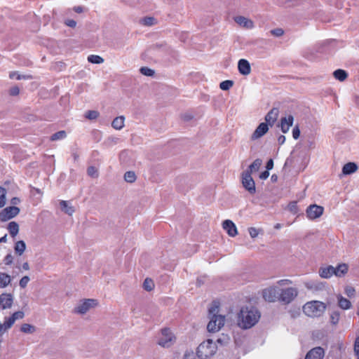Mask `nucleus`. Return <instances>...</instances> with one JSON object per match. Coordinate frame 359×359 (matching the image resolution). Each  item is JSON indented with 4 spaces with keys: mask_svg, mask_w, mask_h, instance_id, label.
Returning <instances> with one entry per match:
<instances>
[{
    "mask_svg": "<svg viewBox=\"0 0 359 359\" xmlns=\"http://www.w3.org/2000/svg\"><path fill=\"white\" fill-rule=\"evenodd\" d=\"M292 284L289 279H282L277 281L276 285L264 289L262 292L264 299L269 302H278L283 304H289L298 296L299 290L295 287H284Z\"/></svg>",
    "mask_w": 359,
    "mask_h": 359,
    "instance_id": "obj_1",
    "label": "nucleus"
},
{
    "mask_svg": "<svg viewBox=\"0 0 359 359\" xmlns=\"http://www.w3.org/2000/svg\"><path fill=\"white\" fill-rule=\"evenodd\" d=\"M260 317V312L257 308L245 306L238 313L237 324L242 329H250L258 323Z\"/></svg>",
    "mask_w": 359,
    "mask_h": 359,
    "instance_id": "obj_2",
    "label": "nucleus"
},
{
    "mask_svg": "<svg viewBox=\"0 0 359 359\" xmlns=\"http://www.w3.org/2000/svg\"><path fill=\"white\" fill-rule=\"evenodd\" d=\"M325 310V304L320 301H311L303 306V312L304 314L311 318L321 316Z\"/></svg>",
    "mask_w": 359,
    "mask_h": 359,
    "instance_id": "obj_3",
    "label": "nucleus"
},
{
    "mask_svg": "<svg viewBox=\"0 0 359 359\" xmlns=\"http://www.w3.org/2000/svg\"><path fill=\"white\" fill-rule=\"evenodd\" d=\"M217 351V346L212 339L202 342L197 348V355L201 359H208L212 356Z\"/></svg>",
    "mask_w": 359,
    "mask_h": 359,
    "instance_id": "obj_4",
    "label": "nucleus"
},
{
    "mask_svg": "<svg viewBox=\"0 0 359 359\" xmlns=\"http://www.w3.org/2000/svg\"><path fill=\"white\" fill-rule=\"evenodd\" d=\"M175 337L168 328L161 330V336L158 341V344L163 348L170 347L175 341Z\"/></svg>",
    "mask_w": 359,
    "mask_h": 359,
    "instance_id": "obj_5",
    "label": "nucleus"
},
{
    "mask_svg": "<svg viewBox=\"0 0 359 359\" xmlns=\"http://www.w3.org/2000/svg\"><path fill=\"white\" fill-rule=\"evenodd\" d=\"M97 300L94 299H86L81 301L75 308L74 312L79 314H85L90 309L97 306Z\"/></svg>",
    "mask_w": 359,
    "mask_h": 359,
    "instance_id": "obj_6",
    "label": "nucleus"
},
{
    "mask_svg": "<svg viewBox=\"0 0 359 359\" xmlns=\"http://www.w3.org/2000/svg\"><path fill=\"white\" fill-rule=\"evenodd\" d=\"M210 320L207 325V329L210 332H218L224 325V316L210 317Z\"/></svg>",
    "mask_w": 359,
    "mask_h": 359,
    "instance_id": "obj_7",
    "label": "nucleus"
},
{
    "mask_svg": "<svg viewBox=\"0 0 359 359\" xmlns=\"http://www.w3.org/2000/svg\"><path fill=\"white\" fill-rule=\"evenodd\" d=\"M20 212V208L16 206L5 208L0 212V222L8 221L17 216Z\"/></svg>",
    "mask_w": 359,
    "mask_h": 359,
    "instance_id": "obj_8",
    "label": "nucleus"
},
{
    "mask_svg": "<svg viewBox=\"0 0 359 359\" xmlns=\"http://www.w3.org/2000/svg\"><path fill=\"white\" fill-rule=\"evenodd\" d=\"M241 180L243 187L250 194H255L256 192L255 183L249 172H243Z\"/></svg>",
    "mask_w": 359,
    "mask_h": 359,
    "instance_id": "obj_9",
    "label": "nucleus"
},
{
    "mask_svg": "<svg viewBox=\"0 0 359 359\" xmlns=\"http://www.w3.org/2000/svg\"><path fill=\"white\" fill-rule=\"evenodd\" d=\"M324 211L323 206L316 204L309 205L306 210V216L309 219H316L320 217Z\"/></svg>",
    "mask_w": 359,
    "mask_h": 359,
    "instance_id": "obj_10",
    "label": "nucleus"
},
{
    "mask_svg": "<svg viewBox=\"0 0 359 359\" xmlns=\"http://www.w3.org/2000/svg\"><path fill=\"white\" fill-rule=\"evenodd\" d=\"M13 296L11 293H2L0 294V309L2 310L9 309L13 304Z\"/></svg>",
    "mask_w": 359,
    "mask_h": 359,
    "instance_id": "obj_11",
    "label": "nucleus"
},
{
    "mask_svg": "<svg viewBox=\"0 0 359 359\" xmlns=\"http://www.w3.org/2000/svg\"><path fill=\"white\" fill-rule=\"evenodd\" d=\"M24 316L25 313L23 311H18L14 312L10 317L4 318V327L9 330L17 320L22 319Z\"/></svg>",
    "mask_w": 359,
    "mask_h": 359,
    "instance_id": "obj_12",
    "label": "nucleus"
},
{
    "mask_svg": "<svg viewBox=\"0 0 359 359\" xmlns=\"http://www.w3.org/2000/svg\"><path fill=\"white\" fill-rule=\"evenodd\" d=\"M269 126L267 123H261L255 129L254 133L252 134L250 139L251 140H256L264 136L269 130Z\"/></svg>",
    "mask_w": 359,
    "mask_h": 359,
    "instance_id": "obj_13",
    "label": "nucleus"
},
{
    "mask_svg": "<svg viewBox=\"0 0 359 359\" xmlns=\"http://www.w3.org/2000/svg\"><path fill=\"white\" fill-rule=\"evenodd\" d=\"M279 115V109L278 108H272L265 116V123L272 127L278 119Z\"/></svg>",
    "mask_w": 359,
    "mask_h": 359,
    "instance_id": "obj_14",
    "label": "nucleus"
},
{
    "mask_svg": "<svg viewBox=\"0 0 359 359\" xmlns=\"http://www.w3.org/2000/svg\"><path fill=\"white\" fill-rule=\"evenodd\" d=\"M222 227L231 237H234L238 234L237 228L231 220H224L222 223Z\"/></svg>",
    "mask_w": 359,
    "mask_h": 359,
    "instance_id": "obj_15",
    "label": "nucleus"
},
{
    "mask_svg": "<svg viewBox=\"0 0 359 359\" xmlns=\"http://www.w3.org/2000/svg\"><path fill=\"white\" fill-rule=\"evenodd\" d=\"M294 121V117L290 114L287 116L282 117L280 119V129L283 133H286L289 131L290 128L292 126Z\"/></svg>",
    "mask_w": 359,
    "mask_h": 359,
    "instance_id": "obj_16",
    "label": "nucleus"
},
{
    "mask_svg": "<svg viewBox=\"0 0 359 359\" xmlns=\"http://www.w3.org/2000/svg\"><path fill=\"white\" fill-rule=\"evenodd\" d=\"M324 355L323 348L318 346L309 351L306 355L305 359H323Z\"/></svg>",
    "mask_w": 359,
    "mask_h": 359,
    "instance_id": "obj_17",
    "label": "nucleus"
},
{
    "mask_svg": "<svg viewBox=\"0 0 359 359\" xmlns=\"http://www.w3.org/2000/svg\"><path fill=\"white\" fill-rule=\"evenodd\" d=\"M234 21L240 26L245 29H252L255 27L254 22L244 16H236L234 18Z\"/></svg>",
    "mask_w": 359,
    "mask_h": 359,
    "instance_id": "obj_18",
    "label": "nucleus"
},
{
    "mask_svg": "<svg viewBox=\"0 0 359 359\" xmlns=\"http://www.w3.org/2000/svg\"><path fill=\"white\" fill-rule=\"evenodd\" d=\"M238 69L242 75L247 76L251 72V67L249 62L245 59H241L238 63Z\"/></svg>",
    "mask_w": 359,
    "mask_h": 359,
    "instance_id": "obj_19",
    "label": "nucleus"
},
{
    "mask_svg": "<svg viewBox=\"0 0 359 359\" xmlns=\"http://www.w3.org/2000/svg\"><path fill=\"white\" fill-rule=\"evenodd\" d=\"M319 275L323 278H330L334 273V267L329 265L319 269Z\"/></svg>",
    "mask_w": 359,
    "mask_h": 359,
    "instance_id": "obj_20",
    "label": "nucleus"
},
{
    "mask_svg": "<svg viewBox=\"0 0 359 359\" xmlns=\"http://www.w3.org/2000/svg\"><path fill=\"white\" fill-rule=\"evenodd\" d=\"M11 283V277L8 273L0 272V288H5Z\"/></svg>",
    "mask_w": 359,
    "mask_h": 359,
    "instance_id": "obj_21",
    "label": "nucleus"
},
{
    "mask_svg": "<svg viewBox=\"0 0 359 359\" xmlns=\"http://www.w3.org/2000/svg\"><path fill=\"white\" fill-rule=\"evenodd\" d=\"M358 169V166L355 163H347L342 168V172L344 175H350L355 172Z\"/></svg>",
    "mask_w": 359,
    "mask_h": 359,
    "instance_id": "obj_22",
    "label": "nucleus"
},
{
    "mask_svg": "<svg viewBox=\"0 0 359 359\" xmlns=\"http://www.w3.org/2000/svg\"><path fill=\"white\" fill-rule=\"evenodd\" d=\"M60 205L62 211L68 215H72L74 212L75 210L73 206L69 205L68 202L66 201H61L60 202Z\"/></svg>",
    "mask_w": 359,
    "mask_h": 359,
    "instance_id": "obj_23",
    "label": "nucleus"
},
{
    "mask_svg": "<svg viewBox=\"0 0 359 359\" xmlns=\"http://www.w3.org/2000/svg\"><path fill=\"white\" fill-rule=\"evenodd\" d=\"M348 266L346 264H340L337 267H334V274L336 276L341 277L348 272Z\"/></svg>",
    "mask_w": 359,
    "mask_h": 359,
    "instance_id": "obj_24",
    "label": "nucleus"
},
{
    "mask_svg": "<svg viewBox=\"0 0 359 359\" xmlns=\"http://www.w3.org/2000/svg\"><path fill=\"white\" fill-rule=\"evenodd\" d=\"M262 161L259 158L255 159L251 165L248 167V169L245 170L244 172H249L251 175L252 172L258 171L260 166L262 165Z\"/></svg>",
    "mask_w": 359,
    "mask_h": 359,
    "instance_id": "obj_25",
    "label": "nucleus"
},
{
    "mask_svg": "<svg viewBox=\"0 0 359 359\" xmlns=\"http://www.w3.org/2000/svg\"><path fill=\"white\" fill-rule=\"evenodd\" d=\"M125 118L123 116L116 117L111 123V126L116 130H121L124 127Z\"/></svg>",
    "mask_w": 359,
    "mask_h": 359,
    "instance_id": "obj_26",
    "label": "nucleus"
},
{
    "mask_svg": "<svg viewBox=\"0 0 359 359\" xmlns=\"http://www.w3.org/2000/svg\"><path fill=\"white\" fill-rule=\"evenodd\" d=\"M219 311V302L217 301H214L210 307L208 309L209 316L210 317L219 316L218 314Z\"/></svg>",
    "mask_w": 359,
    "mask_h": 359,
    "instance_id": "obj_27",
    "label": "nucleus"
},
{
    "mask_svg": "<svg viewBox=\"0 0 359 359\" xmlns=\"http://www.w3.org/2000/svg\"><path fill=\"white\" fill-rule=\"evenodd\" d=\"M337 299H338V305L341 309H348L351 308V303L346 298H344L341 295H339V296H337Z\"/></svg>",
    "mask_w": 359,
    "mask_h": 359,
    "instance_id": "obj_28",
    "label": "nucleus"
},
{
    "mask_svg": "<svg viewBox=\"0 0 359 359\" xmlns=\"http://www.w3.org/2000/svg\"><path fill=\"white\" fill-rule=\"evenodd\" d=\"M8 230L10 235L14 238L19 232V225L15 222H11L8 225Z\"/></svg>",
    "mask_w": 359,
    "mask_h": 359,
    "instance_id": "obj_29",
    "label": "nucleus"
},
{
    "mask_svg": "<svg viewBox=\"0 0 359 359\" xmlns=\"http://www.w3.org/2000/svg\"><path fill=\"white\" fill-rule=\"evenodd\" d=\"M26 249V244L23 241H19L15 243L14 250L18 255H22Z\"/></svg>",
    "mask_w": 359,
    "mask_h": 359,
    "instance_id": "obj_30",
    "label": "nucleus"
},
{
    "mask_svg": "<svg viewBox=\"0 0 359 359\" xmlns=\"http://www.w3.org/2000/svg\"><path fill=\"white\" fill-rule=\"evenodd\" d=\"M333 75L336 79L340 81H344L348 76V74L346 72V71L340 69L335 70L333 73Z\"/></svg>",
    "mask_w": 359,
    "mask_h": 359,
    "instance_id": "obj_31",
    "label": "nucleus"
},
{
    "mask_svg": "<svg viewBox=\"0 0 359 359\" xmlns=\"http://www.w3.org/2000/svg\"><path fill=\"white\" fill-rule=\"evenodd\" d=\"M20 331L26 334H32L36 331V327L28 323H24L20 327Z\"/></svg>",
    "mask_w": 359,
    "mask_h": 359,
    "instance_id": "obj_32",
    "label": "nucleus"
},
{
    "mask_svg": "<svg viewBox=\"0 0 359 359\" xmlns=\"http://www.w3.org/2000/svg\"><path fill=\"white\" fill-rule=\"evenodd\" d=\"M230 337L226 334H222L217 339V343L220 346H226L230 342Z\"/></svg>",
    "mask_w": 359,
    "mask_h": 359,
    "instance_id": "obj_33",
    "label": "nucleus"
},
{
    "mask_svg": "<svg viewBox=\"0 0 359 359\" xmlns=\"http://www.w3.org/2000/svg\"><path fill=\"white\" fill-rule=\"evenodd\" d=\"M137 179L136 175L133 171H127L124 174V180L128 183H133Z\"/></svg>",
    "mask_w": 359,
    "mask_h": 359,
    "instance_id": "obj_34",
    "label": "nucleus"
},
{
    "mask_svg": "<svg viewBox=\"0 0 359 359\" xmlns=\"http://www.w3.org/2000/svg\"><path fill=\"white\" fill-rule=\"evenodd\" d=\"M6 189L0 187V208H4L6 204Z\"/></svg>",
    "mask_w": 359,
    "mask_h": 359,
    "instance_id": "obj_35",
    "label": "nucleus"
},
{
    "mask_svg": "<svg viewBox=\"0 0 359 359\" xmlns=\"http://www.w3.org/2000/svg\"><path fill=\"white\" fill-rule=\"evenodd\" d=\"M67 137V133L65 130L58 131L54 134H53L50 137L51 141H56L58 140L65 139Z\"/></svg>",
    "mask_w": 359,
    "mask_h": 359,
    "instance_id": "obj_36",
    "label": "nucleus"
},
{
    "mask_svg": "<svg viewBox=\"0 0 359 359\" xmlns=\"http://www.w3.org/2000/svg\"><path fill=\"white\" fill-rule=\"evenodd\" d=\"M88 61L93 64H101L104 62V59L96 55H90L88 57Z\"/></svg>",
    "mask_w": 359,
    "mask_h": 359,
    "instance_id": "obj_37",
    "label": "nucleus"
},
{
    "mask_svg": "<svg viewBox=\"0 0 359 359\" xmlns=\"http://www.w3.org/2000/svg\"><path fill=\"white\" fill-rule=\"evenodd\" d=\"M143 287L147 291H151L154 287L153 280L150 278H146L143 283Z\"/></svg>",
    "mask_w": 359,
    "mask_h": 359,
    "instance_id": "obj_38",
    "label": "nucleus"
},
{
    "mask_svg": "<svg viewBox=\"0 0 359 359\" xmlns=\"http://www.w3.org/2000/svg\"><path fill=\"white\" fill-rule=\"evenodd\" d=\"M340 318V313L337 311H332L330 314V322L332 325H337Z\"/></svg>",
    "mask_w": 359,
    "mask_h": 359,
    "instance_id": "obj_39",
    "label": "nucleus"
},
{
    "mask_svg": "<svg viewBox=\"0 0 359 359\" xmlns=\"http://www.w3.org/2000/svg\"><path fill=\"white\" fill-rule=\"evenodd\" d=\"M15 76H16V79H18V80L32 79V76L30 75H20V74H18L16 72H12L9 74V77L11 79H14Z\"/></svg>",
    "mask_w": 359,
    "mask_h": 359,
    "instance_id": "obj_40",
    "label": "nucleus"
},
{
    "mask_svg": "<svg viewBox=\"0 0 359 359\" xmlns=\"http://www.w3.org/2000/svg\"><path fill=\"white\" fill-rule=\"evenodd\" d=\"M140 72L142 74L147 76H153L155 74L154 70L147 67H142L140 68Z\"/></svg>",
    "mask_w": 359,
    "mask_h": 359,
    "instance_id": "obj_41",
    "label": "nucleus"
},
{
    "mask_svg": "<svg viewBox=\"0 0 359 359\" xmlns=\"http://www.w3.org/2000/svg\"><path fill=\"white\" fill-rule=\"evenodd\" d=\"M233 85V82L231 80L224 81L220 83L219 87L223 90H227L231 88Z\"/></svg>",
    "mask_w": 359,
    "mask_h": 359,
    "instance_id": "obj_42",
    "label": "nucleus"
},
{
    "mask_svg": "<svg viewBox=\"0 0 359 359\" xmlns=\"http://www.w3.org/2000/svg\"><path fill=\"white\" fill-rule=\"evenodd\" d=\"M99 114H100L97 111L90 110L86 112V118L90 120L96 119L99 116Z\"/></svg>",
    "mask_w": 359,
    "mask_h": 359,
    "instance_id": "obj_43",
    "label": "nucleus"
},
{
    "mask_svg": "<svg viewBox=\"0 0 359 359\" xmlns=\"http://www.w3.org/2000/svg\"><path fill=\"white\" fill-rule=\"evenodd\" d=\"M87 173L89 176L93 178L98 177L97 170L94 166H90L88 168Z\"/></svg>",
    "mask_w": 359,
    "mask_h": 359,
    "instance_id": "obj_44",
    "label": "nucleus"
},
{
    "mask_svg": "<svg viewBox=\"0 0 359 359\" xmlns=\"http://www.w3.org/2000/svg\"><path fill=\"white\" fill-rule=\"evenodd\" d=\"M288 210L293 214L298 212V206L296 201H292L288 205Z\"/></svg>",
    "mask_w": 359,
    "mask_h": 359,
    "instance_id": "obj_45",
    "label": "nucleus"
},
{
    "mask_svg": "<svg viewBox=\"0 0 359 359\" xmlns=\"http://www.w3.org/2000/svg\"><path fill=\"white\" fill-rule=\"evenodd\" d=\"M29 280V277L27 276H25L20 280L19 285L20 286L21 288H25Z\"/></svg>",
    "mask_w": 359,
    "mask_h": 359,
    "instance_id": "obj_46",
    "label": "nucleus"
},
{
    "mask_svg": "<svg viewBox=\"0 0 359 359\" xmlns=\"http://www.w3.org/2000/svg\"><path fill=\"white\" fill-rule=\"evenodd\" d=\"M271 34L275 36L279 37L284 34V30L282 28H276L271 30Z\"/></svg>",
    "mask_w": 359,
    "mask_h": 359,
    "instance_id": "obj_47",
    "label": "nucleus"
},
{
    "mask_svg": "<svg viewBox=\"0 0 359 359\" xmlns=\"http://www.w3.org/2000/svg\"><path fill=\"white\" fill-rule=\"evenodd\" d=\"M155 19L151 17H147L142 20V23L144 25L151 26L154 24Z\"/></svg>",
    "mask_w": 359,
    "mask_h": 359,
    "instance_id": "obj_48",
    "label": "nucleus"
},
{
    "mask_svg": "<svg viewBox=\"0 0 359 359\" xmlns=\"http://www.w3.org/2000/svg\"><path fill=\"white\" fill-rule=\"evenodd\" d=\"M248 232L250 233V236L252 238H256L258 234H259V230L257 229L255 227H250L248 229Z\"/></svg>",
    "mask_w": 359,
    "mask_h": 359,
    "instance_id": "obj_49",
    "label": "nucleus"
},
{
    "mask_svg": "<svg viewBox=\"0 0 359 359\" xmlns=\"http://www.w3.org/2000/svg\"><path fill=\"white\" fill-rule=\"evenodd\" d=\"M4 262L6 265H11L13 262V257L11 254H8L4 259Z\"/></svg>",
    "mask_w": 359,
    "mask_h": 359,
    "instance_id": "obj_50",
    "label": "nucleus"
},
{
    "mask_svg": "<svg viewBox=\"0 0 359 359\" xmlns=\"http://www.w3.org/2000/svg\"><path fill=\"white\" fill-rule=\"evenodd\" d=\"M300 136V130L298 126H296L292 130V137L294 140H297Z\"/></svg>",
    "mask_w": 359,
    "mask_h": 359,
    "instance_id": "obj_51",
    "label": "nucleus"
},
{
    "mask_svg": "<svg viewBox=\"0 0 359 359\" xmlns=\"http://www.w3.org/2000/svg\"><path fill=\"white\" fill-rule=\"evenodd\" d=\"M65 24L68 27L74 28L76 25V22L74 20L68 19L65 20Z\"/></svg>",
    "mask_w": 359,
    "mask_h": 359,
    "instance_id": "obj_52",
    "label": "nucleus"
},
{
    "mask_svg": "<svg viewBox=\"0 0 359 359\" xmlns=\"http://www.w3.org/2000/svg\"><path fill=\"white\" fill-rule=\"evenodd\" d=\"M20 93V89L17 86H14L10 89L9 93L11 95L15 96Z\"/></svg>",
    "mask_w": 359,
    "mask_h": 359,
    "instance_id": "obj_53",
    "label": "nucleus"
},
{
    "mask_svg": "<svg viewBox=\"0 0 359 359\" xmlns=\"http://www.w3.org/2000/svg\"><path fill=\"white\" fill-rule=\"evenodd\" d=\"M354 351L355 354L359 356V337L355 339L354 344Z\"/></svg>",
    "mask_w": 359,
    "mask_h": 359,
    "instance_id": "obj_54",
    "label": "nucleus"
},
{
    "mask_svg": "<svg viewBox=\"0 0 359 359\" xmlns=\"http://www.w3.org/2000/svg\"><path fill=\"white\" fill-rule=\"evenodd\" d=\"M269 170H266L260 173L259 178L261 180H266L269 177Z\"/></svg>",
    "mask_w": 359,
    "mask_h": 359,
    "instance_id": "obj_55",
    "label": "nucleus"
},
{
    "mask_svg": "<svg viewBox=\"0 0 359 359\" xmlns=\"http://www.w3.org/2000/svg\"><path fill=\"white\" fill-rule=\"evenodd\" d=\"M20 203V199L18 197H13L11 200V203L12 204V206H15L16 205H18Z\"/></svg>",
    "mask_w": 359,
    "mask_h": 359,
    "instance_id": "obj_56",
    "label": "nucleus"
},
{
    "mask_svg": "<svg viewBox=\"0 0 359 359\" xmlns=\"http://www.w3.org/2000/svg\"><path fill=\"white\" fill-rule=\"evenodd\" d=\"M273 167V161L272 159H269L266 163V170H271Z\"/></svg>",
    "mask_w": 359,
    "mask_h": 359,
    "instance_id": "obj_57",
    "label": "nucleus"
},
{
    "mask_svg": "<svg viewBox=\"0 0 359 359\" xmlns=\"http://www.w3.org/2000/svg\"><path fill=\"white\" fill-rule=\"evenodd\" d=\"M184 359H196L194 353H187L184 355Z\"/></svg>",
    "mask_w": 359,
    "mask_h": 359,
    "instance_id": "obj_58",
    "label": "nucleus"
},
{
    "mask_svg": "<svg viewBox=\"0 0 359 359\" xmlns=\"http://www.w3.org/2000/svg\"><path fill=\"white\" fill-rule=\"evenodd\" d=\"M285 142V137L284 135H280L278 138V142L279 144L282 145Z\"/></svg>",
    "mask_w": 359,
    "mask_h": 359,
    "instance_id": "obj_59",
    "label": "nucleus"
},
{
    "mask_svg": "<svg viewBox=\"0 0 359 359\" xmlns=\"http://www.w3.org/2000/svg\"><path fill=\"white\" fill-rule=\"evenodd\" d=\"M22 269L25 271H28L29 270V263L28 262H25L23 263L22 266Z\"/></svg>",
    "mask_w": 359,
    "mask_h": 359,
    "instance_id": "obj_60",
    "label": "nucleus"
},
{
    "mask_svg": "<svg viewBox=\"0 0 359 359\" xmlns=\"http://www.w3.org/2000/svg\"><path fill=\"white\" fill-rule=\"evenodd\" d=\"M192 118V116L191 115L184 114L183 115V119L185 121H189Z\"/></svg>",
    "mask_w": 359,
    "mask_h": 359,
    "instance_id": "obj_61",
    "label": "nucleus"
},
{
    "mask_svg": "<svg viewBox=\"0 0 359 359\" xmlns=\"http://www.w3.org/2000/svg\"><path fill=\"white\" fill-rule=\"evenodd\" d=\"M74 11L76 12V13H81L83 11V8L81 7V6H77V7H75L74 8Z\"/></svg>",
    "mask_w": 359,
    "mask_h": 359,
    "instance_id": "obj_62",
    "label": "nucleus"
},
{
    "mask_svg": "<svg viewBox=\"0 0 359 359\" xmlns=\"http://www.w3.org/2000/svg\"><path fill=\"white\" fill-rule=\"evenodd\" d=\"M7 241L6 235L0 238V243H6Z\"/></svg>",
    "mask_w": 359,
    "mask_h": 359,
    "instance_id": "obj_63",
    "label": "nucleus"
},
{
    "mask_svg": "<svg viewBox=\"0 0 359 359\" xmlns=\"http://www.w3.org/2000/svg\"><path fill=\"white\" fill-rule=\"evenodd\" d=\"M277 179H278L277 175H273L271 176V180H272L273 182H276V181L277 180Z\"/></svg>",
    "mask_w": 359,
    "mask_h": 359,
    "instance_id": "obj_64",
    "label": "nucleus"
}]
</instances>
